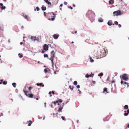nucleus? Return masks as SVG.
Instances as JSON below:
<instances>
[{
  "label": "nucleus",
  "instance_id": "9d476101",
  "mask_svg": "<svg viewBox=\"0 0 129 129\" xmlns=\"http://www.w3.org/2000/svg\"><path fill=\"white\" fill-rule=\"evenodd\" d=\"M94 75V74H93L92 75H89L88 74H86V78H88L89 77H93V76Z\"/></svg>",
  "mask_w": 129,
  "mask_h": 129
},
{
  "label": "nucleus",
  "instance_id": "393cba45",
  "mask_svg": "<svg viewBox=\"0 0 129 129\" xmlns=\"http://www.w3.org/2000/svg\"><path fill=\"white\" fill-rule=\"evenodd\" d=\"M69 88L70 89H71V90H73V88H74V87L72 86H72H71V85H70V86H69Z\"/></svg>",
  "mask_w": 129,
  "mask_h": 129
},
{
  "label": "nucleus",
  "instance_id": "e2e57ef3",
  "mask_svg": "<svg viewBox=\"0 0 129 129\" xmlns=\"http://www.w3.org/2000/svg\"><path fill=\"white\" fill-rule=\"evenodd\" d=\"M21 28H24V27L23 26H22L21 27Z\"/></svg>",
  "mask_w": 129,
  "mask_h": 129
},
{
  "label": "nucleus",
  "instance_id": "4c0bfd02",
  "mask_svg": "<svg viewBox=\"0 0 129 129\" xmlns=\"http://www.w3.org/2000/svg\"><path fill=\"white\" fill-rule=\"evenodd\" d=\"M115 24L116 25H118V23L117 21H115Z\"/></svg>",
  "mask_w": 129,
  "mask_h": 129
},
{
  "label": "nucleus",
  "instance_id": "4be33fe9",
  "mask_svg": "<svg viewBox=\"0 0 129 129\" xmlns=\"http://www.w3.org/2000/svg\"><path fill=\"white\" fill-rule=\"evenodd\" d=\"M98 21L100 22H102L103 21V19L102 18H100L99 19Z\"/></svg>",
  "mask_w": 129,
  "mask_h": 129
},
{
  "label": "nucleus",
  "instance_id": "69168bd1",
  "mask_svg": "<svg viewBox=\"0 0 129 129\" xmlns=\"http://www.w3.org/2000/svg\"><path fill=\"white\" fill-rule=\"evenodd\" d=\"M73 7H75V4H73Z\"/></svg>",
  "mask_w": 129,
  "mask_h": 129
},
{
  "label": "nucleus",
  "instance_id": "6ab92c4d",
  "mask_svg": "<svg viewBox=\"0 0 129 129\" xmlns=\"http://www.w3.org/2000/svg\"><path fill=\"white\" fill-rule=\"evenodd\" d=\"M109 2L110 4H112L114 3V0H110Z\"/></svg>",
  "mask_w": 129,
  "mask_h": 129
},
{
  "label": "nucleus",
  "instance_id": "774afa93",
  "mask_svg": "<svg viewBox=\"0 0 129 129\" xmlns=\"http://www.w3.org/2000/svg\"><path fill=\"white\" fill-rule=\"evenodd\" d=\"M127 127L129 128V124H128L127 125Z\"/></svg>",
  "mask_w": 129,
  "mask_h": 129
},
{
  "label": "nucleus",
  "instance_id": "bb28decb",
  "mask_svg": "<svg viewBox=\"0 0 129 129\" xmlns=\"http://www.w3.org/2000/svg\"><path fill=\"white\" fill-rule=\"evenodd\" d=\"M77 82L76 81H75L73 83L75 85H77Z\"/></svg>",
  "mask_w": 129,
  "mask_h": 129
},
{
  "label": "nucleus",
  "instance_id": "13d9d810",
  "mask_svg": "<svg viewBox=\"0 0 129 129\" xmlns=\"http://www.w3.org/2000/svg\"><path fill=\"white\" fill-rule=\"evenodd\" d=\"M52 93V92L51 91H50L49 92V94H51V93Z\"/></svg>",
  "mask_w": 129,
  "mask_h": 129
},
{
  "label": "nucleus",
  "instance_id": "49530a36",
  "mask_svg": "<svg viewBox=\"0 0 129 129\" xmlns=\"http://www.w3.org/2000/svg\"><path fill=\"white\" fill-rule=\"evenodd\" d=\"M121 25L120 24H119L118 25V27H119V28H120L121 27Z\"/></svg>",
  "mask_w": 129,
  "mask_h": 129
},
{
  "label": "nucleus",
  "instance_id": "58836bf2",
  "mask_svg": "<svg viewBox=\"0 0 129 129\" xmlns=\"http://www.w3.org/2000/svg\"><path fill=\"white\" fill-rule=\"evenodd\" d=\"M61 117L62 119H63V120H65V118L63 116H61Z\"/></svg>",
  "mask_w": 129,
  "mask_h": 129
},
{
  "label": "nucleus",
  "instance_id": "052dcab7",
  "mask_svg": "<svg viewBox=\"0 0 129 129\" xmlns=\"http://www.w3.org/2000/svg\"><path fill=\"white\" fill-rule=\"evenodd\" d=\"M62 6H63V4H61L60 5V6H61V7Z\"/></svg>",
  "mask_w": 129,
  "mask_h": 129
},
{
  "label": "nucleus",
  "instance_id": "6e6552de",
  "mask_svg": "<svg viewBox=\"0 0 129 129\" xmlns=\"http://www.w3.org/2000/svg\"><path fill=\"white\" fill-rule=\"evenodd\" d=\"M44 49L46 51L48 50V46L46 44H45L43 46Z\"/></svg>",
  "mask_w": 129,
  "mask_h": 129
},
{
  "label": "nucleus",
  "instance_id": "37998d69",
  "mask_svg": "<svg viewBox=\"0 0 129 129\" xmlns=\"http://www.w3.org/2000/svg\"><path fill=\"white\" fill-rule=\"evenodd\" d=\"M44 15L46 17V13L45 12H44Z\"/></svg>",
  "mask_w": 129,
  "mask_h": 129
},
{
  "label": "nucleus",
  "instance_id": "2eb2a0df",
  "mask_svg": "<svg viewBox=\"0 0 129 129\" xmlns=\"http://www.w3.org/2000/svg\"><path fill=\"white\" fill-rule=\"evenodd\" d=\"M0 6H2V7H1L2 9L3 10L5 9L6 7L5 6H3V4L2 3H0Z\"/></svg>",
  "mask_w": 129,
  "mask_h": 129
},
{
  "label": "nucleus",
  "instance_id": "5fc2aeb1",
  "mask_svg": "<svg viewBox=\"0 0 129 129\" xmlns=\"http://www.w3.org/2000/svg\"><path fill=\"white\" fill-rule=\"evenodd\" d=\"M112 83H113L115 82V81L114 80L112 81L111 82Z\"/></svg>",
  "mask_w": 129,
  "mask_h": 129
},
{
  "label": "nucleus",
  "instance_id": "6e6d98bb",
  "mask_svg": "<svg viewBox=\"0 0 129 129\" xmlns=\"http://www.w3.org/2000/svg\"><path fill=\"white\" fill-rule=\"evenodd\" d=\"M123 83V81H121V84H122Z\"/></svg>",
  "mask_w": 129,
  "mask_h": 129
},
{
  "label": "nucleus",
  "instance_id": "3c124183",
  "mask_svg": "<svg viewBox=\"0 0 129 129\" xmlns=\"http://www.w3.org/2000/svg\"><path fill=\"white\" fill-rule=\"evenodd\" d=\"M92 82L94 84H95V82H95V81H92Z\"/></svg>",
  "mask_w": 129,
  "mask_h": 129
},
{
  "label": "nucleus",
  "instance_id": "4468645a",
  "mask_svg": "<svg viewBox=\"0 0 129 129\" xmlns=\"http://www.w3.org/2000/svg\"><path fill=\"white\" fill-rule=\"evenodd\" d=\"M109 26L111 25L112 24V21L111 20L107 22Z\"/></svg>",
  "mask_w": 129,
  "mask_h": 129
},
{
  "label": "nucleus",
  "instance_id": "c756f323",
  "mask_svg": "<svg viewBox=\"0 0 129 129\" xmlns=\"http://www.w3.org/2000/svg\"><path fill=\"white\" fill-rule=\"evenodd\" d=\"M88 13H94L93 12H92L91 10H89L88 11Z\"/></svg>",
  "mask_w": 129,
  "mask_h": 129
},
{
  "label": "nucleus",
  "instance_id": "09e8293b",
  "mask_svg": "<svg viewBox=\"0 0 129 129\" xmlns=\"http://www.w3.org/2000/svg\"><path fill=\"white\" fill-rule=\"evenodd\" d=\"M42 53H44L45 52V51L43 50H42Z\"/></svg>",
  "mask_w": 129,
  "mask_h": 129
},
{
  "label": "nucleus",
  "instance_id": "dca6fc26",
  "mask_svg": "<svg viewBox=\"0 0 129 129\" xmlns=\"http://www.w3.org/2000/svg\"><path fill=\"white\" fill-rule=\"evenodd\" d=\"M109 116H107L104 119V121H108L109 119Z\"/></svg>",
  "mask_w": 129,
  "mask_h": 129
},
{
  "label": "nucleus",
  "instance_id": "680f3d73",
  "mask_svg": "<svg viewBox=\"0 0 129 129\" xmlns=\"http://www.w3.org/2000/svg\"><path fill=\"white\" fill-rule=\"evenodd\" d=\"M46 103H44V104L45 105V107H46Z\"/></svg>",
  "mask_w": 129,
  "mask_h": 129
},
{
  "label": "nucleus",
  "instance_id": "39448f33",
  "mask_svg": "<svg viewBox=\"0 0 129 129\" xmlns=\"http://www.w3.org/2000/svg\"><path fill=\"white\" fill-rule=\"evenodd\" d=\"M51 13H52L53 15H54L53 17L52 18H49L48 19L50 20L53 21L55 19L56 14L53 12H51V13H49L48 14L49 15H51Z\"/></svg>",
  "mask_w": 129,
  "mask_h": 129
},
{
  "label": "nucleus",
  "instance_id": "0eeeda50",
  "mask_svg": "<svg viewBox=\"0 0 129 129\" xmlns=\"http://www.w3.org/2000/svg\"><path fill=\"white\" fill-rule=\"evenodd\" d=\"M55 52L54 50L51 52V58L50 59H54L55 55Z\"/></svg>",
  "mask_w": 129,
  "mask_h": 129
},
{
  "label": "nucleus",
  "instance_id": "e433bc0d",
  "mask_svg": "<svg viewBox=\"0 0 129 129\" xmlns=\"http://www.w3.org/2000/svg\"><path fill=\"white\" fill-rule=\"evenodd\" d=\"M44 71L45 72V73H47L48 72L47 70L46 69H44Z\"/></svg>",
  "mask_w": 129,
  "mask_h": 129
},
{
  "label": "nucleus",
  "instance_id": "c9c22d12",
  "mask_svg": "<svg viewBox=\"0 0 129 129\" xmlns=\"http://www.w3.org/2000/svg\"><path fill=\"white\" fill-rule=\"evenodd\" d=\"M32 88L31 87H30L29 88V90L30 91H31V89H32Z\"/></svg>",
  "mask_w": 129,
  "mask_h": 129
},
{
  "label": "nucleus",
  "instance_id": "f257e3e1",
  "mask_svg": "<svg viewBox=\"0 0 129 129\" xmlns=\"http://www.w3.org/2000/svg\"><path fill=\"white\" fill-rule=\"evenodd\" d=\"M107 52V50H105L104 49H103L101 51V54H99V55H98V56L96 55V57H97V58L99 59L103 58L106 56Z\"/></svg>",
  "mask_w": 129,
  "mask_h": 129
},
{
  "label": "nucleus",
  "instance_id": "603ef678",
  "mask_svg": "<svg viewBox=\"0 0 129 129\" xmlns=\"http://www.w3.org/2000/svg\"><path fill=\"white\" fill-rule=\"evenodd\" d=\"M52 94H55V93L54 92V91H52Z\"/></svg>",
  "mask_w": 129,
  "mask_h": 129
},
{
  "label": "nucleus",
  "instance_id": "72a5a7b5",
  "mask_svg": "<svg viewBox=\"0 0 129 129\" xmlns=\"http://www.w3.org/2000/svg\"><path fill=\"white\" fill-rule=\"evenodd\" d=\"M44 57H48V55L47 54H45L44 55Z\"/></svg>",
  "mask_w": 129,
  "mask_h": 129
},
{
  "label": "nucleus",
  "instance_id": "4d7b16f0",
  "mask_svg": "<svg viewBox=\"0 0 129 129\" xmlns=\"http://www.w3.org/2000/svg\"><path fill=\"white\" fill-rule=\"evenodd\" d=\"M127 111V112L129 113V109H128Z\"/></svg>",
  "mask_w": 129,
  "mask_h": 129
},
{
  "label": "nucleus",
  "instance_id": "a18cd8bd",
  "mask_svg": "<svg viewBox=\"0 0 129 129\" xmlns=\"http://www.w3.org/2000/svg\"><path fill=\"white\" fill-rule=\"evenodd\" d=\"M53 103L54 104V105H56V103L55 102V101L54 102H53Z\"/></svg>",
  "mask_w": 129,
  "mask_h": 129
},
{
  "label": "nucleus",
  "instance_id": "f704fd0d",
  "mask_svg": "<svg viewBox=\"0 0 129 129\" xmlns=\"http://www.w3.org/2000/svg\"><path fill=\"white\" fill-rule=\"evenodd\" d=\"M124 83L125 84H127V85L128 86H129V84L128 83L126 82H125Z\"/></svg>",
  "mask_w": 129,
  "mask_h": 129
},
{
  "label": "nucleus",
  "instance_id": "a878e982",
  "mask_svg": "<svg viewBox=\"0 0 129 129\" xmlns=\"http://www.w3.org/2000/svg\"><path fill=\"white\" fill-rule=\"evenodd\" d=\"M90 62H94V60L92 59V58L91 57H90Z\"/></svg>",
  "mask_w": 129,
  "mask_h": 129
},
{
  "label": "nucleus",
  "instance_id": "412c9836",
  "mask_svg": "<svg viewBox=\"0 0 129 129\" xmlns=\"http://www.w3.org/2000/svg\"><path fill=\"white\" fill-rule=\"evenodd\" d=\"M18 55L19 56V57L20 58H22L23 57V55L22 54L19 53Z\"/></svg>",
  "mask_w": 129,
  "mask_h": 129
},
{
  "label": "nucleus",
  "instance_id": "9b49d317",
  "mask_svg": "<svg viewBox=\"0 0 129 129\" xmlns=\"http://www.w3.org/2000/svg\"><path fill=\"white\" fill-rule=\"evenodd\" d=\"M105 92H106L107 93H109V92L107 91V88H104V89L103 91L102 92L103 93H104Z\"/></svg>",
  "mask_w": 129,
  "mask_h": 129
},
{
  "label": "nucleus",
  "instance_id": "864d4df0",
  "mask_svg": "<svg viewBox=\"0 0 129 129\" xmlns=\"http://www.w3.org/2000/svg\"><path fill=\"white\" fill-rule=\"evenodd\" d=\"M69 8L71 9H73L72 7H71V6H70L69 7Z\"/></svg>",
  "mask_w": 129,
  "mask_h": 129
},
{
  "label": "nucleus",
  "instance_id": "2f4dec72",
  "mask_svg": "<svg viewBox=\"0 0 129 129\" xmlns=\"http://www.w3.org/2000/svg\"><path fill=\"white\" fill-rule=\"evenodd\" d=\"M24 17L26 19H28V16L26 15H23Z\"/></svg>",
  "mask_w": 129,
  "mask_h": 129
},
{
  "label": "nucleus",
  "instance_id": "a19ab883",
  "mask_svg": "<svg viewBox=\"0 0 129 129\" xmlns=\"http://www.w3.org/2000/svg\"><path fill=\"white\" fill-rule=\"evenodd\" d=\"M36 9H37V11H38L39 10V7H37L36 8Z\"/></svg>",
  "mask_w": 129,
  "mask_h": 129
},
{
  "label": "nucleus",
  "instance_id": "aec40b11",
  "mask_svg": "<svg viewBox=\"0 0 129 129\" xmlns=\"http://www.w3.org/2000/svg\"><path fill=\"white\" fill-rule=\"evenodd\" d=\"M42 10L43 11H44L46 9V7L45 6H42L41 7Z\"/></svg>",
  "mask_w": 129,
  "mask_h": 129
},
{
  "label": "nucleus",
  "instance_id": "f3484780",
  "mask_svg": "<svg viewBox=\"0 0 129 129\" xmlns=\"http://www.w3.org/2000/svg\"><path fill=\"white\" fill-rule=\"evenodd\" d=\"M44 1L48 5H51V2H49L48 0H44Z\"/></svg>",
  "mask_w": 129,
  "mask_h": 129
},
{
  "label": "nucleus",
  "instance_id": "5701e85b",
  "mask_svg": "<svg viewBox=\"0 0 129 129\" xmlns=\"http://www.w3.org/2000/svg\"><path fill=\"white\" fill-rule=\"evenodd\" d=\"M50 60H51L52 62V66L53 67L54 65V63L53 62V59H49Z\"/></svg>",
  "mask_w": 129,
  "mask_h": 129
},
{
  "label": "nucleus",
  "instance_id": "ea45409f",
  "mask_svg": "<svg viewBox=\"0 0 129 129\" xmlns=\"http://www.w3.org/2000/svg\"><path fill=\"white\" fill-rule=\"evenodd\" d=\"M53 103V102H52L51 104V106L52 108H53V105L52 104Z\"/></svg>",
  "mask_w": 129,
  "mask_h": 129
},
{
  "label": "nucleus",
  "instance_id": "7ed1b4c3",
  "mask_svg": "<svg viewBox=\"0 0 129 129\" xmlns=\"http://www.w3.org/2000/svg\"><path fill=\"white\" fill-rule=\"evenodd\" d=\"M120 78L126 81L128 79V77L127 76V75L126 74H123L122 76H121Z\"/></svg>",
  "mask_w": 129,
  "mask_h": 129
},
{
  "label": "nucleus",
  "instance_id": "1a4fd4ad",
  "mask_svg": "<svg viewBox=\"0 0 129 129\" xmlns=\"http://www.w3.org/2000/svg\"><path fill=\"white\" fill-rule=\"evenodd\" d=\"M59 35L58 34H55L53 35L54 38L55 39H57L58 38Z\"/></svg>",
  "mask_w": 129,
  "mask_h": 129
},
{
  "label": "nucleus",
  "instance_id": "c03bdc74",
  "mask_svg": "<svg viewBox=\"0 0 129 129\" xmlns=\"http://www.w3.org/2000/svg\"><path fill=\"white\" fill-rule=\"evenodd\" d=\"M58 101H59V102H60V103H61L62 102V100H61V99H59Z\"/></svg>",
  "mask_w": 129,
  "mask_h": 129
},
{
  "label": "nucleus",
  "instance_id": "338daca9",
  "mask_svg": "<svg viewBox=\"0 0 129 129\" xmlns=\"http://www.w3.org/2000/svg\"><path fill=\"white\" fill-rule=\"evenodd\" d=\"M56 71H55L54 72V74H56Z\"/></svg>",
  "mask_w": 129,
  "mask_h": 129
},
{
  "label": "nucleus",
  "instance_id": "b1692460",
  "mask_svg": "<svg viewBox=\"0 0 129 129\" xmlns=\"http://www.w3.org/2000/svg\"><path fill=\"white\" fill-rule=\"evenodd\" d=\"M128 105H125L124 106V108L125 109H127L128 108Z\"/></svg>",
  "mask_w": 129,
  "mask_h": 129
},
{
  "label": "nucleus",
  "instance_id": "79ce46f5",
  "mask_svg": "<svg viewBox=\"0 0 129 129\" xmlns=\"http://www.w3.org/2000/svg\"><path fill=\"white\" fill-rule=\"evenodd\" d=\"M76 87L78 88H79L80 87V86L79 85H77Z\"/></svg>",
  "mask_w": 129,
  "mask_h": 129
},
{
  "label": "nucleus",
  "instance_id": "c85d7f7f",
  "mask_svg": "<svg viewBox=\"0 0 129 129\" xmlns=\"http://www.w3.org/2000/svg\"><path fill=\"white\" fill-rule=\"evenodd\" d=\"M7 83V82L5 81H4L3 82V83L4 85H6Z\"/></svg>",
  "mask_w": 129,
  "mask_h": 129
},
{
  "label": "nucleus",
  "instance_id": "8fccbe9b",
  "mask_svg": "<svg viewBox=\"0 0 129 129\" xmlns=\"http://www.w3.org/2000/svg\"><path fill=\"white\" fill-rule=\"evenodd\" d=\"M78 90L79 91V94H80L81 93V92L80 91V90L79 89H78Z\"/></svg>",
  "mask_w": 129,
  "mask_h": 129
},
{
  "label": "nucleus",
  "instance_id": "bf43d9fd",
  "mask_svg": "<svg viewBox=\"0 0 129 129\" xmlns=\"http://www.w3.org/2000/svg\"><path fill=\"white\" fill-rule=\"evenodd\" d=\"M56 103H58L59 102V101H55Z\"/></svg>",
  "mask_w": 129,
  "mask_h": 129
},
{
  "label": "nucleus",
  "instance_id": "7c9ffc66",
  "mask_svg": "<svg viewBox=\"0 0 129 129\" xmlns=\"http://www.w3.org/2000/svg\"><path fill=\"white\" fill-rule=\"evenodd\" d=\"M129 113L128 112L125 113L124 114V115L125 116H127L128 115Z\"/></svg>",
  "mask_w": 129,
  "mask_h": 129
},
{
  "label": "nucleus",
  "instance_id": "20e7f679",
  "mask_svg": "<svg viewBox=\"0 0 129 129\" xmlns=\"http://www.w3.org/2000/svg\"><path fill=\"white\" fill-rule=\"evenodd\" d=\"M23 91L24 92L25 95L27 96L29 98H32L33 97V95L32 94L28 93L29 92L28 91H26L25 90H24Z\"/></svg>",
  "mask_w": 129,
  "mask_h": 129
},
{
  "label": "nucleus",
  "instance_id": "0e129e2a",
  "mask_svg": "<svg viewBox=\"0 0 129 129\" xmlns=\"http://www.w3.org/2000/svg\"><path fill=\"white\" fill-rule=\"evenodd\" d=\"M22 43H23L22 42H21L20 43V44L21 45L22 44Z\"/></svg>",
  "mask_w": 129,
  "mask_h": 129
},
{
  "label": "nucleus",
  "instance_id": "423d86ee",
  "mask_svg": "<svg viewBox=\"0 0 129 129\" xmlns=\"http://www.w3.org/2000/svg\"><path fill=\"white\" fill-rule=\"evenodd\" d=\"M31 39L33 41H38L39 40V38L36 36H31Z\"/></svg>",
  "mask_w": 129,
  "mask_h": 129
},
{
  "label": "nucleus",
  "instance_id": "cd10ccee",
  "mask_svg": "<svg viewBox=\"0 0 129 129\" xmlns=\"http://www.w3.org/2000/svg\"><path fill=\"white\" fill-rule=\"evenodd\" d=\"M103 75V73L101 72V73L99 74H98V76H101V77Z\"/></svg>",
  "mask_w": 129,
  "mask_h": 129
},
{
  "label": "nucleus",
  "instance_id": "ddd939ff",
  "mask_svg": "<svg viewBox=\"0 0 129 129\" xmlns=\"http://www.w3.org/2000/svg\"><path fill=\"white\" fill-rule=\"evenodd\" d=\"M63 108V107H61V106H60V107L59 108L58 110V112H62V110Z\"/></svg>",
  "mask_w": 129,
  "mask_h": 129
},
{
  "label": "nucleus",
  "instance_id": "f8f14e48",
  "mask_svg": "<svg viewBox=\"0 0 129 129\" xmlns=\"http://www.w3.org/2000/svg\"><path fill=\"white\" fill-rule=\"evenodd\" d=\"M37 86H42V87H43L44 86V85L42 83H37Z\"/></svg>",
  "mask_w": 129,
  "mask_h": 129
},
{
  "label": "nucleus",
  "instance_id": "de8ad7c7",
  "mask_svg": "<svg viewBox=\"0 0 129 129\" xmlns=\"http://www.w3.org/2000/svg\"><path fill=\"white\" fill-rule=\"evenodd\" d=\"M64 4L66 5L67 4V3L66 2H64Z\"/></svg>",
  "mask_w": 129,
  "mask_h": 129
},
{
  "label": "nucleus",
  "instance_id": "a211bd4d",
  "mask_svg": "<svg viewBox=\"0 0 129 129\" xmlns=\"http://www.w3.org/2000/svg\"><path fill=\"white\" fill-rule=\"evenodd\" d=\"M27 122L28 123V126H31V124L32 123V122L31 120H29V121H27Z\"/></svg>",
  "mask_w": 129,
  "mask_h": 129
},
{
  "label": "nucleus",
  "instance_id": "473e14b6",
  "mask_svg": "<svg viewBox=\"0 0 129 129\" xmlns=\"http://www.w3.org/2000/svg\"><path fill=\"white\" fill-rule=\"evenodd\" d=\"M16 85V83H12V85L14 87H15V85Z\"/></svg>",
  "mask_w": 129,
  "mask_h": 129
},
{
  "label": "nucleus",
  "instance_id": "f03ea898",
  "mask_svg": "<svg viewBox=\"0 0 129 129\" xmlns=\"http://www.w3.org/2000/svg\"><path fill=\"white\" fill-rule=\"evenodd\" d=\"M123 13V12L122 13L120 10H118L114 12H113V14L114 16H117L122 14Z\"/></svg>",
  "mask_w": 129,
  "mask_h": 129
}]
</instances>
